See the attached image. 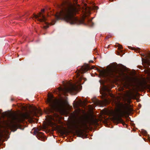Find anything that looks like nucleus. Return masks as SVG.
Returning <instances> with one entry per match:
<instances>
[{
    "label": "nucleus",
    "instance_id": "f03ea898",
    "mask_svg": "<svg viewBox=\"0 0 150 150\" xmlns=\"http://www.w3.org/2000/svg\"><path fill=\"white\" fill-rule=\"evenodd\" d=\"M99 72L101 76L104 78H113L115 77L121 76L123 74V72L117 69L109 71L99 70Z\"/></svg>",
    "mask_w": 150,
    "mask_h": 150
},
{
    "label": "nucleus",
    "instance_id": "a211bd4d",
    "mask_svg": "<svg viewBox=\"0 0 150 150\" xmlns=\"http://www.w3.org/2000/svg\"><path fill=\"white\" fill-rule=\"evenodd\" d=\"M110 36H107L106 37V39H108L109 38H110Z\"/></svg>",
    "mask_w": 150,
    "mask_h": 150
},
{
    "label": "nucleus",
    "instance_id": "4be33fe9",
    "mask_svg": "<svg viewBox=\"0 0 150 150\" xmlns=\"http://www.w3.org/2000/svg\"><path fill=\"white\" fill-rule=\"evenodd\" d=\"M110 0V1H113V0Z\"/></svg>",
    "mask_w": 150,
    "mask_h": 150
},
{
    "label": "nucleus",
    "instance_id": "9d476101",
    "mask_svg": "<svg viewBox=\"0 0 150 150\" xmlns=\"http://www.w3.org/2000/svg\"><path fill=\"white\" fill-rule=\"evenodd\" d=\"M86 120H83L82 121L81 124L79 125H75V127L76 129H80L83 128L84 126H86Z\"/></svg>",
    "mask_w": 150,
    "mask_h": 150
},
{
    "label": "nucleus",
    "instance_id": "f8f14e48",
    "mask_svg": "<svg viewBox=\"0 0 150 150\" xmlns=\"http://www.w3.org/2000/svg\"><path fill=\"white\" fill-rule=\"evenodd\" d=\"M103 94L105 95L106 93L105 92V91H107L108 92H110V89L106 87H105L104 88H103Z\"/></svg>",
    "mask_w": 150,
    "mask_h": 150
},
{
    "label": "nucleus",
    "instance_id": "0eeeda50",
    "mask_svg": "<svg viewBox=\"0 0 150 150\" xmlns=\"http://www.w3.org/2000/svg\"><path fill=\"white\" fill-rule=\"evenodd\" d=\"M78 88V86L76 84L73 85L71 83H69L68 86L66 84H64V88H60V91H62L64 94L68 92L72 93L74 91H76Z\"/></svg>",
    "mask_w": 150,
    "mask_h": 150
},
{
    "label": "nucleus",
    "instance_id": "9b49d317",
    "mask_svg": "<svg viewBox=\"0 0 150 150\" xmlns=\"http://www.w3.org/2000/svg\"><path fill=\"white\" fill-rule=\"evenodd\" d=\"M33 112L34 113L35 115H36L37 113H41V110H39L38 109L36 108H34L33 110Z\"/></svg>",
    "mask_w": 150,
    "mask_h": 150
},
{
    "label": "nucleus",
    "instance_id": "39448f33",
    "mask_svg": "<svg viewBox=\"0 0 150 150\" xmlns=\"http://www.w3.org/2000/svg\"><path fill=\"white\" fill-rule=\"evenodd\" d=\"M45 11L44 9L41 10V12H40L38 15L33 14V17H31L30 18H35L38 21L41 22H43L46 25L43 26L44 28L45 29H47L49 27L48 23L46 22L47 19L45 16L42 14V13L44 12Z\"/></svg>",
    "mask_w": 150,
    "mask_h": 150
},
{
    "label": "nucleus",
    "instance_id": "6ab92c4d",
    "mask_svg": "<svg viewBox=\"0 0 150 150\" xmlns=\"http://www.w3.org/2000/svg\"><path fill=\"white\" fill-rule=\"evenodd\" d=\"M93 62V60H91L89 62H92V63Z\"/></svg>",
    "mask_w": 150,
    "mask_h": 150
},
{
    "label": "nucleus",
    "instance_id": "412c9836",
    "mask_svg": "<svg viewBox=\"0 0 150 150\" xmlns=\"http://www.w3.org/2000/svg\"><path fill=\"white\" fill-rule=\"evenodd\" d=\"M93 23H92V25L91 26H93Z\"/></svg>",
    "mask_w": 150,
    "mask_h": 150
},
{
    "label": "nucleus",
    "instance_id": "4468645a",
    "mask_svg": "<svg viewBox=\"0 0 150 150\" xmlns=\"http://www.w3.org/2000/svg\"><path fill=\"white\" fill-rule=\"evenodd\" d=\"M98 8V7L96 6H94L93 8V9L94 10H97Z\"/></svg>",
    "mask_w": 150,
    "mask_h": 150
},
{
    "label": "nucleus",
    "instance_id": "5701e85b",
    "mask_svg": "<svg viewBox=\"0 0 150 150\" xmlns=\"http://www.w3.org/2000/svg\"><path fill=\"white\" fill-rule=\"evenodd\" d=\"M81 77H80L79 78V79H81Z\"/></svg>",
    "mask_w": 150,
    "mask_h": 150
},
{
    "label": "nucleus",
    "instance_id": "7ed1b4c3",
    "mask_svg": "<svg viewBox=\"0 0 150 150\" xmlns=\"http://www.w3.org/2000/svg\"><path fill=\"white\" fill-rule=\"evenodd\" d=\"M120 106L122 109L120 110L119 113L117 114V116L113 117V120L117 123H121L123 125H126L121 117L123 116L126 113L127 110L128 109V108L123 104H120Z\"/></svg>",
    "mask_w": 150,
    "mask_h": 150
},
{
    "label": "nucleus",
    "instance_id": "20e7f679",
    "mask_svg": "<svg viewBox=\"0 0 150 150\" xmlns=\"http://www.w3.org/2000/svg\"><path fill=\"white\" fill-rule=\"evenodd\" d=\"M14 119L16 121L12 122L9 125L10 128L13 132L15 131L18 128L20 127V125L19 123L23 122L24 120L23 116L15 117Z\"/></svg>",
    "mask_w": 150,
    "mask_h": 150
},
{
    "label": "nucleus",
    "instance_id": "423d86ee",
    "mask_svg": "<svg viewBox=\"0 0 150 150\" xmlns=\"http://www.w3.org/2000/svg\"><path fill=\"white\" fill-rule=\"evenodd\" d=\"M47 103L50 107L49 110L50 112H52L56 108L57 106L59 105V101L56 98H54L53 96H49L47 100Z\"/></svg>",
    "mask_w": 150,
    "mask_h": 150
},
{
    "label": "nucleus",
    "instance_id": "ddd939ff",
    "mask_svg": "<svg viewBox=\"0 0 150 150\" xmlns=\"http://www.w3.org/2000/svg\"><path fill=\"white\" fill-rule=\"evenodd\" d=\"M79 137H83L82 132L81 131H79Z\"/></svg>",
    "mask_w": 150,
    "mask_h": 150
},
{
    "label": "nucleus",
    "instance_id": "dca6fc26",
    "mask_svg": "<svg viewBox=\"0 0 150 150\" xmlns=\"http://www.w3.org/2000/svg\"><path fill=\"white\" fill-rule=\"evenodd\" d=\"M77 74V76H78V77L79 76H80V74H79V73H78Z\"/></svg>",
    "mask_w": 150,
    "mask_h": 150
},
{
    "label": "nucleus",
    "instance_id": "b1692460",
    "mask_svg": "<svg viewBox=\"0 0 150 150\" xmlns=\"http://www.w3.org/2000/svg\"><path fill=\"white\" fill-rule=\"evenodd\" d=\"M138 50H139V48H138Z\"/></svg>",
    "mask_w": 150,
    "mask_h": 150
},
{
    "label": "nucleus",
    "instance_id": "aec40b11",
    "mask_svg": "<svg viewBox=\"0 0 150 150\" xmlns=\"http://www.w3.org/2000/svg\"><path fill=\"white\" fill-rule=\"evenodd\" d=\"M54 21V23H52V25H54L55 23V22L54 21Z\"/></svg>",
    "mask_w": 150,
    "mask_h": 150
},
{
    "label": "nucleus",
    "instance_id": "6e6552de",
    "mask_svg": "<svg viewBox=\"0 0 150 150\" xmlns=\"http://www.w3.org/2000/svg\"><path fill=\"white\" fill-rule=\"evenodd\" d=\"M34 132L35 134L36 135V137L42 141L45 140V136L42 132H39L38 129L35 130Z\"/></svg>",
    "mask_w": 150,
    "mask_h": 150
},
{
    "label": "nucleus",
    "instance_id": "2eb2a0df",
    "mask_svg": "<svg viewBox=\"0 0 150 150\" xmlns=\"http://www.w3.org/2000/svg\"><path fill=\"white\" fill-rule=\"evenodd\" d=\"M118 48L120 49H121L122 48V45H120L119 44H118Z\"/></svg>",
    "mask_w": 150,
    "mask_h": 150
},
{
    "label": "nucleus",
    "instance_id": "1a4fd4ad",
    "mask_svg": "<svg viewBox=\"0 0 150 150\" xmlns=\"http://www.w3.org/2000/svg\"><path fill=\"white\" fill-rule=\"evenodd\" d=\"M90 69V67L88 65L85 64L81 67L80 71L79 72L81 73H84Z\"/></svg>",
    "mask_w": 150,
    "mask_h": 150
},
{
    "label": "nucleus",
    "instance_id": "f3484780",
    "mask_svg": "<svg viewBox=\"0 0 150 150\" xmlns=\"http://www.w3.org/2000/svg\"><path fill=\"white\" fill-rule=\"evenodd\" d=\"M148 57H149V59H150V53L148 54Z\"/></svg>",
    "mask_w": 150,
    "mask_h": 150
},
{
    "label": "nucleus",
    "instance_id": "f257e3e1",
    "mask_svg": "<svg viewBox=\"0 0 150 150\" xmlns=\"http://www.w3.org/2000/svg\"><path fill=\"white\" fill-rule=\"evenodd\" d=\"M60 4H57L59 10L55 17L57 20L63 18L67 22L71 24L77 25L83 23L86 18L90 14V10L92 9L84 4L81 9L78 4V0H62Z\"/></svg>",
    "mask_w": 150,
    "mask_h": 150
}]
</instances>
